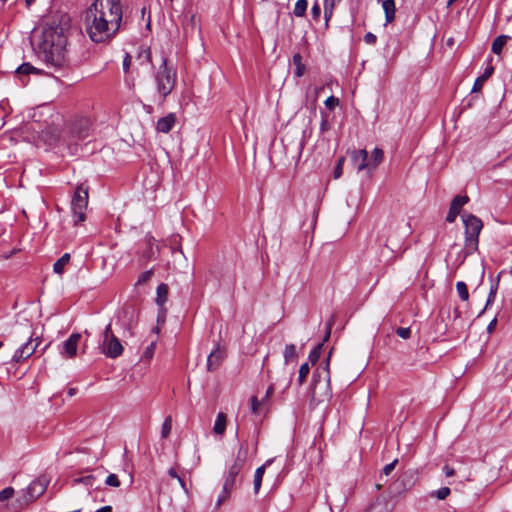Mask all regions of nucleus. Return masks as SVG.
<instances>
[{
	"label": "nucleus",
	"instance_id": "24",
	"mask_svg": "<svg viewBox=\"0 0 512 512\" xmlns=\"http://www.w3.org/2000/svg\"><path fill=\"white\" fill-rule=\"evenodd\" d=\"M469 198L467 196H456L451 202L450 208L451 210H456L460 213L461 208L468 202Z\"/></svg>",
	"mask_w": 512,
	"mask_h": 512
},
{
	"label": "nucleus",
	"instance_id": "53",
	"mask_svg": "<svg viewBox=\"0 0 512 512\" xmlns=\"http://www.w3.org/2000/svg\"><path fill=\"white\" fill-rule=\"evenodd\" d=\"M177 481L179 482V484H180L181 488L183 489V491H184L186 494H188V488H187L186 483H185V481L183 480V478H182L181 476H179V477L177 478Z\"/></svg>",
	"mask_w": 512,
	"mask_h": 512
},
{
	"label": "nucleus",
	"instance_id": "58",
	"mask_svg": "<svg viewBox=\"0 0 512 512\" xmlns=\"http://www.w3.org/2000/svg\"><path fill=\"white\" fill-rule=\"evenodd\" d=\"M95 512H112V507L111 506H104V507L96 510Z\"/></svg>",
	"mask_w": 512,
	"mask_h": 512
},
{
	"label": "nucleus",
	"instance_id": "60",
	"mask_svg": "<svg viewBox=\"0 0 512 512\" xmlns=\"http://www.w3.org/2000/svg\"><path fill=\"white\" fill-rule=\"evenodd\" d=\"M76 392H77V389H76V388H69V389H68V395H69L70 397L74 396V395L76 394Z\"/></svg>",
	"mask_w": 512,
	"mask_h": 512
},
{
	"label": "nucleus",
	"instance_id": "15",
	"mask_svg": "<svg viewBox=\"0 0 512 512\" xmlns=\"http://www.w3.org/2000/svg\"><path fill=\"white\" fill-rule=\"evenodd\" d=\"M511 36L509 35H499L497 36L491 45V51L501 58L504 47L507 45L508 41L511 40Z\"/></svg>",
	"mask_w": 512,
	"mask_h": 512
},
{
	"label": "nucleus",
	"instance_id": "49",
	"mask_svg": "<svg viewBox=\"0 0 512 512\" xmlns=\"http://www.w3.org/2000/svg\"><path fill=\"white\" fill-rule=\"evenodd\" d=\"M152 273H153V272H152L151 270H148V271L143 272V273L140 275V277H139V279H138V282H139V283H144V282H146L147 280H149V279L151 278Z\"/></svg>",
	"mask_w": 512,
	"mask_h": 512
},
{
	"label": "nucleus",
	"instance_id": "54",
	"mask_svg": "<svg viewBox=\"0 0 512 512\" xmlns=\"http://www.w3.org/2000/svg\"><path fill=\"white\" fill-rule=\"evenodd\" d=\"M312 14L314 18L319 17L320 15V7L317 4H314L312 7Z\"/></svg>",
	"mask_w": 512,
	"mask_h": 512
},
{
	"label": "nucleus",
	"instance_id": "40",
	"mask_svg": "<svg viewBox=\"0 0 512 512\" xmlns=\"http://www.w3.org/2000/svg\"><path fill=\"white\" fill-rule=\"evenodd\" d=\"M14 495V489L12 487H7L0 491V502H4Z\"/></svg>",
	"mask_w": 512,
	"mask_h": 512
},
{
	"label": "nucleus",
	"instance_id": "52",
	"mask_svg": "<svg viewBox=\"0 0 512 512\" xmlns=\"http://www.w3.org/2000/svg\"><path fill=\"white\" fill-rule=\"evenodd\" d=\"M484 82H478V78L475 80L474 82V85H473V88H472V92H478L481 90L482 86H483Z\"/></svg>",
	"mask_w": 512,
	"mask_h": 512
},
{
	"label": "nucleus",
	"instance_id": "45",
	"mask_svg": "<svg viewBox=\"0 0 512 512\" xmlns=\"http://www.w3.org/2000/svg\"><path fill=\"white\" fill-rule=\"evenodd\" d=\"M396 333L401 338L408 339L410 337V334H411V329L410 328L399 327V328H397Z\"/></svg>",
	"mask_w": 512,
	"mask_h": 512
},
{
	"label": "nucleus",
	"instance_id": "20",
	"mask_svg": "<svg viewBox=\"0 0 512 512\" xmlns=\"http://www.w3.org/2000/svg\"><path fill=\"white\" fill-rule=\"evenodd\" d=\"M265 469H266V464L258 467L255 471V474H254V481H253V485H254V493L257 494L261 488V484H262V479H263V476H264V473H265Z\"/></svg>",
	"mask_w": 512,
	"mask_h": 512
},
{
	"label": "nucleus",
	"instance_id": "19",
	"mask_svg": "<svg viewBox=\"0 0 512 512\" xmlns=\"http://www.w3.org/2000/svg\"><path fill=\"white\" fill-rule=\"evenodd\" d=\"M70 261V254L69 253H65L63 254L53 265V271L56 273V274H59L61 275L64 270H65V266L69 263Z\"/></svg>",
	"mask_w": 512,
	"mask_h": 512
},
{
	"label": "nucleus",
	"instance_id": "41",
	"mask_svg": "<svg viewBox=\"0 0 512 512\" xmlns=\"http://www.w3.org/2000/svg\"><path fill=\"white\" fill-rule=\"evenodd\" d=\"M105 483H106V485L115 487V488L120 486V481L116 474H109L105 480Z\"/></svg>",
	"mask_w": 512,
	"mask_h": 512
},
{
	"label": "nucleus",
	"instance_id": "12",
	"mask_svg": "<svg viewBox=\"0 0 512 512\" xmlns=\"http://www.w3.org/2000/svg\"><path fill=\"white\" fill-rule=\"evenodd\" d=\"M176 122V116L173 113L158 119L156 123V130L161 133H168L172 130Z\"/></svg>",
	"mask_w": 512,
	"mask_h": 512
},
{
	"label": "nucleus",
	"instance_id": "50",
	"mask_svg": "<svg viewBox=\"0 0 512 512\" xmlns=\"http://www.w3.org/2000/svg\"><path fill=\"white\" fill-rule=\"evenodd\" d=\"M459 214L458 211L456 210H451V208L449 209V212L446 216V220L449 222V223H452L455 221L457 215Z\"/></svg>",
	"mask_w": 512,
	"mask_h": 512
},
{
	"label": "nucleus",
	"instance_id": "13",
	"mask_svg": "<svg viewBox=\"0 0 512 512\" xmlns=\"http://www.w3.org/2000/svg\"><path fill=\"white\" fill-rule=\"evenodd\" d=\"M368 153L365 149H361L358 151L352 152V161L353 163L357 164V170L362 171L364 169L370 168V163L367 160Z\"/></svg>",
	"mask_w": 512,
	"mask_h": 512
},
{
	"label": "nucleus",
	"instance_id": "6",
	"mask_svg": "<svg viewBox=\"0 0 512 512\" xmlns=\"http://www.w3.org/2000/svg\"><path fill=\"white\" fill-rule=\"evenodd\" d=\"M247 453H248L247 443L241 444L239 447V450L237 452V456H236L234 463L229 467V469L225 475L223 486H226L231 489L234 488L236 478L239 475V473L241 472V470L244 466V463L246 461Z\"/></svg>",
	"mask_w": 512,
	"mask_h": 512
},
{
	"label": "nucleus",
	"instance_id": "2",
	"mask_svg": "<svg viewBox=\"0 0 512 512\" xmlns=\"http://www.w3.org/2000/svg\"><path fill=\"white\" fill-rule=\"evenodd\" d=\"M68 27V16L53 17L44 23L41 33L34 36L33 45L37 55L48 66L58 68L64 65Z\"/></svg>",
	"mask_w": 512,
	"mask_h": 512
},
{
	"label": "nucleus",
	"instance_id": "28",
	"mask_svg": "<svg viewBox=\"0 0 512 512\" xmlns=\"http://www.w3.org/2000/svg\"><path fill=\"white\" fill-rule=\"evenodd\" d=\"M168 295V286L166 284H160L157 287V302L162 304L166 301Z\"/></svg>",
	"mask_w": 512,
	"mask_h": 512
},
{
	"label": "nucleus",
	"instance_id": "44",
	"mask_svg": "<svg viewBox=\"0 0 512 512\" xmlns=\"http://www.w3.org/2000/svg\"><path fill=\"white\" fill-rule=\"evenodd\" d=\"M344 162H345V158L344 157H341L338 160V163H337V165L335 167V170H334V178L335 179H338L342 175Z\"/></svg>",
	"mask_w": 512,
	"mask_h": 512
},
{
	"label": "nucleus",
	"instance_id": "57",
	"mask_svg": "<svg viewBox=\"0 0 512 512\" xmlns=\"http://www.w3.org/2000/svg\"><path fill=\"white\" fill-rule=\"evenodd\" d=\"M497 322H489L487 326V332L492 333L496 327Z\"/></svg>",
	"mask_w": 512,
	"mask_h": 512
},
{
	"label": "nucleus",
	"instance_id": "56",
	"mask_svg": "<svg viewBox=\"0 0 512 512\" xmlns=\"http://www.w3.org/2000/svg\"><path fill=\"white\" fill-rule=\"evenodd\" d=\"M273 391H274L273 387H272V386H270V387L267 389L266 394H265V397H264L262 400H264V402H265L266 400H268V399L272 396Z\"/></svg>",
	"mask_w": 512,
	"mask_h": 512
},
{
	"label": "nucleus",
	"instance_id": "29",
	"mask_svg": "<svg viewBox=\"0 0 512 512\" xmlns=\"http://www.w3.org/2000/svg\"><path fill=\"white\" fill-rule=\"evenodd\" d=\"M451 494L449 487H442L438 490L431 492V497H435L438 500H445Z\"/></svg>",
	"mask_w": 512,
	"mask_h": 512
},
{
	"label": "nucleus",
	"instance_id": "33",
	"mask_svg": "<svg viewBox=\"0 0 512 512\" xmlns=\"http://www.w3.org/2000/svg\"><path fill=\"white\" fill-rule=\"evenodd\" d=\"M293 63L296 65V76L301 77L304 74V66L302 65V57L300 54L293 56Z\"/></svg>",
	"mask_w": 512,
	"mask_h": 512
},
{
	"label": "nucleus",
	"instance_id": "25",
	"mask_svg": "<svg viewBox=\"0 0 512 512\" xmlns=\"http://www.w3.org/2000/svg\"><path fill=\"white\" fill-rule=\"evenodd\" d=\"M95 481H96V477L94 475L90 474V475H87V476L75 478L72 481V485L75 486L77 484H83L85 486L92 487V486H94Z\"/></svg>",
	"mask_w": 512,
	"mask_h": 512
},
{
	"label": "nucleus",
	"instance_id": "59",
	"mask_svg": "<svg viewBox=\"0 0 512 512\" xmlns=\"http://www.w3.org/2000/svg\"><path fill=\"white\" fill-rule=\"evenodd\" d=\"M173 0H163V5L166 8H172Z\"/></svg>",
	"mask_w": 512,
	"mask_h": 512
},
{
	"label": "nucleus",
	"instance_id": "21",
	"mask_svg": "<svg viewBox=\"0 0 512 512\" xmlns=\"http://www.w3.org/2000/svg\"><path fill=\"white\" fill-rule=\"evenodd\" d=\"M477 247H478V236L466 235V239H465L466 252L464 254V258L471 252L475 251L477 249Z\"/></svg>",
	"mask_w": 512,
	"mask_h": 512
},
{
	"label": "nucleus",
	"instance_id": "36",
	"mask_svg": "<svg viewBox=\"0 0 512 512\" xmlns=\"http://www.w3.org/2000/svg\"><path fill=\"white\" fill-rule=\"evenodd\" d=\"M138 60L140 61V64L151 62L150 50L148 48H143L141 51H139Z\"/></svg>",
	"mask_w": 512,
	"mask_h": 512
},
{
	"label": "nucleus",
	"instance_id": "61",
	"mask_svg": "<svg viewBox=\"0 0 512 512\" xmlns=\"http://www.w3.org/2000/svg\"><path fill=\"white\" fill-rule=\"evenodd\" d=\"M320 128H321V130H322V131L326 130V128H327V122H326L325 120H323V121L321 122V126H320Z\"/></svg>",
	"mask_w": 512,
	"mask_h": 512
},
{
	"label": "nucleus",
	"instance_id": "3",
	"mask_svg": "<svg viewBox=\"0 0 512 512\" xmlns=\"http://www.w3.org/2000/svg\"><path fill=\"white\" fill-rule=\"evenodd\" d=\"M49 480L45 476L38 477L30 485L19 492L16 500L7 505L10 512H19L25 509L29 504L43 495L48 487Z\"/></svg>",
	"mask_w": 512,
	"mask_h": 512
},
{
	"label": "nucleus",
	"instance_id": "7",
	"mask_svg": "<svg viewBox=\"0 0 512 512\" xmlns=\"http://www.w3.org/2000/svg\"><path fill=\"white\" fill-rule=\"evenodd\" d=\"M102 352L109 358H117L123 353V346L114 335L111 324H108L103 333Z\"/></svg>",
	"mask_w": 512,
	"mask_h": 512
},
{
	"label": "nucleus",
	"instance_id": "48",
	"mask_svg": "<svg viewBox=\"0 0 512 512\" xmlns=\"http://www.w3.org/2000/svg\"><path fill=\"white\" fill-rule=\"evenodd\" d=\"M396 463H397V459H395L393 462L385 465L383 468V473L385 475H389L394 470Z\"/></svg>",
	"mask_w": 512,
	"mask_h": 512
},
{
	"label": "nucleus",
	"instance_id": "14",
	"mask_svg": "<svg viewBox=\"0 0 512 512\" xmlns=\"http://www.w3.org/2000/svg\"><path fill=\"white\" fill-rule=\"evenodd\" d=\"M330 334H331V323L329 322L327 325H326V328H325V336H324V339H323V342L318 344L310 353H309V361L312 363V364H315L320 356H321V351H322V346H323V343L326 342L329 337H330Z\"/></svg>",
	"mask_w": 512,
	"mask_h": 512
},
{
	"label": "nucleus",
	"instance_id": "55",
	"mask_svg": "<svg viewBox=\"0 0 512 512\" xmlns=\"http://www.w3.org/2000/svg\"><path fill=\"white\" fill-rule=\"evenodd\" d=\"M168 475L171 477V478H175L177 479L180 475L177 473V471L175 470V468L171 467L169 470H168Z\"/></svg>",
	"mask_w": 512,
	"mask_h": 512
},
{
	"label": "nucleus",
	"instance_id": "51",
	"mask_svg": "<svg viewBox=\"0 0 512 512\" xmlns=\"http://www.w3.org/2000/svg\"><path fill=\"white\" fill-rule=\"evenodd\" d=\"M443 471H444V473H445V476H446V477H452V476H454V475H455V470H454V468H453V467H451V466H449V465H445V466L443 467Z\"/></svg>",
	"mask_w": 512,
	"mask_h": 512
},
{
	"label": "nucleus",
	"instance_id": "47",
	"mask_svg": "<svg viewBox=\"0 0 512 512\" xmlns=\"http://www.w3.org/2000/svg\"><path fill=\"white\" fill-rule=\"evenodd\" d=\"M132 57L128 53L125 54V57L123 59V70L124 72H128L129 67L131 65Z\"/></svg>",
	"mask_w": 512,
	"mask_h": 512
},
{
	"label": "nucleus",
	"instance_id": "63",
	"mask_svg": "<svg viewBox=\"0 0 512 512\" xmlns=\"http://www.w3.org/2000/svg\"><path fill=\"white\" fill-rule=\"evenodd\" d=\"M386 246L390 248L392 251H394V249L390 246V239H387Z\"/></svg>",
	"mask_w": 512,
	"mask_h": 512
},
{
	"label": "nucleus",
	"instance_id": "4",
	"mask_svg": "<svg viewBox=\"0 0 512 512\" xmlns=\"http://www.w3.org/2000/svg\"><path fill=\"white\" fill-rule=\"evenodd\" d=\"M176 78V70L172 66L168 65L167 58H163L162 63L154 75L156 91L161 101H164L173 91L176 84Z\"/></svg>",
	"mask_w": 512,
	"mask_h": 512
},
{
	"label": "nucleus",
	"instance_id": "23",
	"mask_svg": "<svg viewBox=\"0 0 512 512\" xmlns=\"http://www.w3.org/2000/svg\"><path fill=\"white\" fill-rule=\"evenodd\" d=\"M383 159V151L380 148H375L371 154V160L368 161L371 165L369 169H375Z\"/></svg>",
	"mask_w": 512,
	"mask_h": 512
},
{
	"label": "nucleus",
	"instance_id": "38",
	"mask_svg": "<svg viewBox=\"0 0 512 512\" xmlns=\"http://www.w3.org/2000/svg\"><path fill=\"white\" fill-rule=\"evenodd\" d=\"M232 490L233 489L228 488L226 486L222 487V491L219 494L218 499H217V506H220L223 502H225L229 498V495Z\"/></svg>",
	"mask_w": 512,
	"mask_h": 512
},
{
	"label": "nucleus",
	"instance_id": "10",
	"mask_svg": "<svg viewBox=\"0 0 512 512\" xmlns=\"http://www.w3.org/2000/svg\"><path fill=\"white\" fill-rule=\"evenodd\" d=\"M463 222L466 228V235L479 236V233L482 229V222L479 218L469 214L463 217Z\"/></svg>",
	"mask_w": 512,
	"mask_h": 512
},
{
	"label": "nucleus",
	"instance_id": "1",
	"mask_svg": "<svg viewBox=\"0 0 512 512\" xmlns=\"http://www.w3.org/2000/svg\"><path fill=\"white\" fill-rule=\"evenodd\" d=\"M123 17L120 0H95L85 12V30L91 41L103 43L118 33Z\"/></svg>",
	"mask_w": 512,
	"mask_h": 512
},
{
	"label": "nucleus",
	"instance_id": "62",
	"mask_svg": "<svg viewBox=\"0 0 512 512\" xmlns=\"http://www.w3.org/2000/svg\"><path fill=\"white\" fill-rule=\"evenodd\" d=\"M153 332L155 333H159L160 331V327L158 325H156L153 329H152Z\"/></svg>",
	"mask_w": 512,
	"mask_h": 512
},
{
	"label": "nucleus",
	"instance_id": "32",
	"mask_svg": "<svg viewBox=\"0 0 512 512\" xmlns=\"http://www.w3.org/2000/svg\"><path fill=\"white\" fill-rule=\"evenodd\" d=\"M497 288H498V283H496L495 285H492L491 286V289H490V293H489V296L486 300V304H485V307L484 309H482L481 311H479V313L477 314L476 317H480L482 312L484 310H486L488 308V306L494 301L495 299V295H496V292H497Z\"/></svg>",
	"mask_w": 512,
	"mask_h": 512
},
{
	"label": "nucleus",
	"instance_id": "8",
	"mask_svg": "<svg viewBox=\"0 0 512 512\" xmlns=\"http://www.w3.org/2000/svg\"><path fill=\"white\" fill-rule=\"evenodd\" d=\"M39 337L35 339H29L26 343H24L19 349H17L13 355V360L15 362H20L21 360L29 358L35 351L39 345L38 341Z\"/></svg>",
	"mask_w": 512,
	"mask_h": 512
},
{
	"label": "nucleus",
	"instance_id": "42",
	"mask_svg": "<svg viewBox=\"0 0 512 512\" xmlns=\"http://www.w3.org/2000/svg\"><path fill=\"white\" fill-rule=\"evenodd\" d=\"M338 105H339V99H338V98H336V97H334V96H330V97H328V98L325 100V106H326V108H327V109H329V110H331V111H332V110H334V108H335L336 106H338Z\"/></svg>",
	"mask_w": 512,
	"mask_h": 512
},
{
	"label": "nucleus",
	"instance_id": "27",
	"mask_svg": "<svg viewBox=\"0 0 512 512\" xmlns=\"http://www.w3.org/2000/svg\"><path fill=\"white\" fill-rule=\"evenodd\" d=\"M456 290H457V293H458L459 297L461 298V300H463V301L468 300L469 293H468V288H467V285L465 282L458 281L456 283Z\"/></svg>",
	"mask_w": 512,
	"mask_h": 512
},
{
	"label": "nucleus",
	"instance_id": "9",
	"mask_svg": "<svg viewBox=\"0 0 512 512\" xmlns=\"http://www.w3.org/2000/svg\"><path fill=\"white\" fill-rule=\"evenodd\" d=\"M90 131V122L88 119H81L75 122L71 127V135L73 138L79 141H83L88 138Z\"/></svg>",
	"mask_w": 512,
	"mask_h": 512
},
{
	"label": "nucleus",
	"instance_id": "39",
	"mask_svg": "<svg viewBox=\"0 0 512 512\" xmlns=\"http://www.w3.org/2000/svg\"><path fill=\"white\" fill-rule=\"evenodd\" d=\"M341 0H325L324 4V14L325 17L328 18L332 14V10L336 3H339Z\"/></svg>",
	"mask_w": 512,
	"mask_h": 512
},
{
	"label": "nucleus",
	"instance_id": "18",
	"mask_svg": "<svg viewBox=\"0 0 512 512\" xmlns=\"http://www.w3.org/2000/svg\"><path fill=\"white\" fill-rule=\"evenodd\" d=\"M227 417L223 412H219L213 427V431L217 435H223L226 430Z\"/></svg>",
	"mask_w": 512,
	"mask_h": 512
},
{
	"label": "nucleus",
	"instance_id": "35",
	"mask_svg": "<svg viewBox=\"0 0 512 512\" xmlns=\"http://www.w3.org/2000/svg\"><path fill=\"white\" fill-rule=\"evenodd\" d=\"M155 349H156V341H152L145 349L144 353H143V358L146 360V361H150L153 356H154V353H155Z\"/></svg>",
	"mask_w": 512,
	"mask_h": 512
},
{
	"label": "nucleus",
	"instance_id": "64",
	"mask_svg": "<svg viewBox=\"0 0 512 512\" xmlns=\"http://www.w3.org/2000/svg\"><path fill=\"white\" fill-rule=\"evenodd\" d=\"M35 0H25L27 6H30Z\"/></svg>",
	"mask_w": 512,
	"mask_h": 512
},
{
	"label": "nucleus",
	"instance_id": "34",
	"mask_svg": "<svg viewBox=\"0 0 512 512\" xmlns=\"http://www.w3.org/2000/svg\"><path fill=\"white\" fill-rule=\"evenodd\" d=\"M296 356V347L294 344L286 345L284 350V359L286 362L294 359Z\"/></svg>",
	"mask_w": 512,
	"mask_h": 512
},
{
	"label": "nucleus",
	"instance_id": "30",
	"mask_svg": "<svg viewBox=\"0 0 512 512\" xmlns=\"http://www.w3.org/2000/svg\"><path fill=\"white\" fill-rule=\"evenodd\" d=\"M264 400L259 401L256 396L251 398V410L254 414L263 412Z\"/></svg>",
	"mask_w": 512,
	"mask_h": 512
},
{
	"label": "nucleus",
	"instance_id": "17",
	"mask_svg": "<svg viewBox=\"0 0 512 512\" xmlns=\"http://www.w3.org/2000/svg\"><path fill=\"white\" fill-rule=\"evenodd\" d=\"M382 8L385 13L386 24L393 22L395 19V12H396L395 1L394 0H383Z\"/></svg>",
	"mask_w": 512,
	"mask_h": 512
},
{
	"label": "nucleus",
	"instance_id": "31",
	"mask_svg": "<svg viewBox=\"0 0 512 512\" xmlns=\"http://www.w3.org/2000/svg\"><path fill=\"white\" fill-rule=\"evenodd\" d=\"M171 430H172V419L170 416H168L162 424V428H161L162 438H168L171 433Z\"/></svg>",
	"mask_w": 512,
	"mask_h": 512
},
{
	"label": "nucleus",
	"instance_id": "43",
	"mask_svg": "<svg viewBox=\"0 0 512 512\" xmlns=\"http://www.w3.org/2000/svg\"><path fill=\"white\" fill-rule=\"evenodd\" d=\"M493 71H494V67L489 65L485 68L484 72L482 73L481 76L478 77V82H485L492 74H493Z\"/></svg>",
	"mask_w": 512,
	"mask_h": 512
},
{
	"label": "nucleus",
	"instance_id": "22",
	"mask_svg": "<svg viewBox=\"0 0 512 512\" xmlns=\"http://www.w3.org/2000/svg\"><path fill=\"white\" fill-rule=\"evenodd\" d=\"M16 73L22 77L29 74H38L40 73V70L32 66L30 63H23L17 68Z\"/></svg>",
	"mask_w": 512,
	"mask_h": 512
},
{
	"label": "nucleus",
	"instance_id": "5",
	"mask_svg": "<svg viewBox=\"0 0 512 512\" xmlns=\"http://www.w3.org/2000/svg\"><path fill=\"white\" fill-rule=\"evenodd\" d=\"M88 205V188L84 185H79L72 198L71 209L74 216V223L77 225L80 222L85 221L86 215L85 210Z\"/></svg>",
	"mask_w": 512,
	"mask_h": 512
},
{
	"label": "nucleus",
	"instance_id": "37",
	"mask_svg": "<svg viewBox=\"0 0 512 512\" xmlns=\"http://www.w3.org/2000/svg\"><path fill=\"white\" fill-rule=\"evenodd\" d=\"M309 371H310V367H309L308 363H304L300 366L299 376H298V382L300 384H302L305 381L307 375L309 374Z\"/></svg>",
	"mask_w": 512,
	"mask_h": 512
},
{
	"label": "nucleus",
	"instance_id": "11",
	"mask_svg": "<svg viewBox=\"0 0 512 512\" xmlns=\"http://www.w3.org/2000/svg\"><path fill=\"white\" fill-rule=\"evenodd\" d=\"M81 339L80 333H73L63 344V353L68 357H74L77 353V346Z\"/></svg>",
	"mask_w": 512,
	"mask_h": 512
},
{
	"label": "nucleus",
	"instance_id": "16",
	"mask_svg": "<svg viewBox=\"0 0 512 512\" xmlns=\"http://www.w3.org/2000/svg\"><path fill=\"white\" fill-rule=\"evenodd\" d=\"M224 357H225V354L220 349L217 348L214 351H212L209 354L208 359H207L208 370H210V371L215 370L220 365V363L222 362Z\"/></svg>",
	"mask_w": 512,
	"mask_h": 512
},
{
	"label": "nucleus",
	"instance_id": "46",
	"mask_svg": "<svg viewBox=\"0 0 512 512\" xmlns=\"http://www.w3.org/2000/svg\"><path fill=\"white\" fill-rule=\"evenodd\" d=\"M364 41H365V43L372 45V44L376 43L377 37L375 34L368 32L364 36Z\"/></svg>",
	"mask_w": 512,
	"mask_h": 512
},
{
	"label": "nucleus",
	"instance_id": "26",
	"mask_svg": "<svg viewBox=\"0 0 512 512\" xmlns=\"http://www.w3.org/2000/svg\"><path fill=\"white\" fill-rule=\"evenodd\" d=\"M307 6H308L307 0H298L295 3L293 14L296 17H303L306 13Z\"/></svg>",
	"mask_w": 512,
	"mask_h": 512
}]
</instances>
